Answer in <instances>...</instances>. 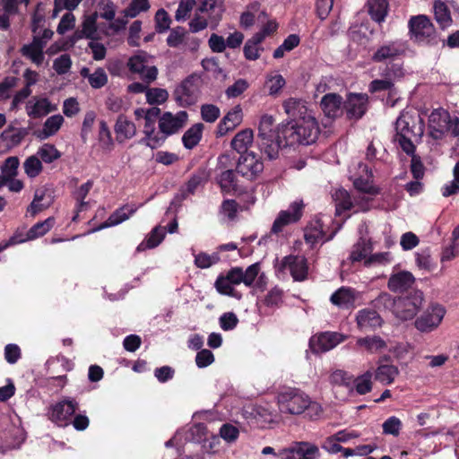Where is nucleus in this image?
Returning a JSON list of instances; mask_svg holds the SVG:
<instances>
[{"label":"nucleus","mask_w":459,"mask_h":459,"mask_svg":"<svg viewBox=\"0 0 459 459\" xmlns=\"http://www.w3.org/2000/svg\"><path fill=\"white\" fill-rule=\"evenodd\" d=\"M301 121L291 125H281V127L274 126L273 116L264 114L261 117L258 125L256 145L261 153L270 160L279 156L280 149L284 139V145L314 143L320 134L318 122L315 116H307Z\"/></svg>","instance_id":"1"},{"label":"nucleus","mask_w":459,"mask_h":459,"mask_svg":"<svg viewBox=\"0 0 459 459\" xmlns=\"http://www.w3.org/2000/svg\"><path fill=\"white\" fill-rule=\"evenodd\" d=\"M279 411L284 414L299 415L306 413L310 419L318 417L322 412L321 405L311 401L301 389L287 387L277 394Z\"/></svg>","instance_id":"2"},{"label":"nucleus","mask_w":459,"mask_h":459,"mask_svg":"<svg viewBox=\"0 0 459 459\" xmlns=\"http://www.w3.org/2000/svg\"><path fill=\"white\" fill-rule=\"evenodd\" d=\"M188 114L186 111H178L176 115L171 112H164L159 119V131L153 143L155 145H163L167 138L178 133L186 124Z\"/></svg>","instance_id":"3"},{"label":"nucleus","mask_w":459,"mask_h":459,"mask_svg":"<svg viewBox=\"0 0 459 459\" xmlns=\"http://www.w3.org/2000/svg\"><path fill=\"white\" fill-rule=\"evenodd\" d=\"M242 282V267L235 266L226 272L225 274L220 273L214 282V287L220 294L240 300L242 293L236 290L233 286Z\"/></svg>","instance_id":"4"},{"label":"nucleus","mask_w":459,"mask_h":459,"mask_svg":"<svg viewBox=\"0 0 459 459\" xmlns=\"http://www.w3.org/2000/svg\"><path fill=\"white\" fill-rule=\"evenodd\" d=\"M446 313L442 305L432 304L415 319L414 326L422 333H429L438 328Z\"/></svg>","instance_id":"5"},{"label":"nucleus","mask_w":459,"mask_h":459,"mask_svg":"<svg viewBox=\"0 0 459 459\" xmlns=\"http://www.w3.org/2000/svg\"><path fill=\"white\" fill-rule=\"evenodd\" d=\"M78 409L79 403L74 398L65 397L61 401L51 404L48 409L47 415L49 420L63 426L67 425Z\"/></svg>","instance_id":"6"},{"label":"nucleus","mask_w":459,"mask_h":459,"mask_svg":"<svg viewBox=\"0 0 459 459\" xmlns=\"http://www.w3.org/2000/svg\"><path fill=\"white\" fill-rule=\"evenodd\" d=\"M423 301V293L413 290L406 296L397 298L396 317L406 321L412 319L420 310Z\"/></svg>","instance_id":"7"},{"label":"nucleus","mask_w":459,"mask_h":459,"mask_svg":"<svg viewBox=\"0 0 459 459\" xmlns=\"http://www.w3.org/2000/svg\"><path fill=\"white\" fill-rule=\"evenodd\" d=\"M320 455L319 447L307 441L293 442L278 452L280 459H319Z\"/></svg>","instance_id":"8"},{"label":"nucleus","mask_w":459,"mask_h":459,"mask_svg":"<svg viewBox=\"0 0 459 459\" xmlns=\"http://www.w3.org/2000/svg\"><path fill=\"white\" fill-rule=\"evenodd\" d=\"M264 170L261 157L253 152L240 154L236 166V171L242 177L253 180Z\"/></svg>","instance_id":"9"},{"label":"nucleus","mask_w":459,"mask_h":459,"mask_svg":"<svg viewBox=\"0 0 459 459\" xmlns=\"http://www.w3.org/2000/svg\"><path fill=\"white\" fill-rule=\"evenodd\" d=\"M304 204L302 201H295L290 204L288 210H282L274 220L271 233L279 234L285 226L298 222L303 215Z\"/></svg>","instance_id":"10"},{"label":"nucleus","mask_w":459,"mask_h":459,"mask_svg":"<svg viewBox=\"0 0 459 459\" xmlns=\"http://www.w3.org/2000/svg\"><path fill=\"white\" fill-rule=\"evenodd\" d=\"M342 334L336 332H324L309 339V349L315 354L326 352L343 342Z\"/></svg>","instance_id":"11"},{"label":"nucleus","mask_w":459,"mask_h":459,"mask_svg":"<svg viewBox=\"0 0 459 459\" xmlns=\"http://www.w3.org/2000/svg\"><path fill=\"white\" fill-rule=\"evenodd\" d=\"M368 97L363 93H350L343 101L344 112L349 120L360 119L368 109Z\"/></svg>","instance_id":"12"},{"label":"nucleus","mask_w":459,"mask_h":459,"mask_svg":"<svg viewBox=\"0 0 459 459\" xmlns=\"http://www.w3.org/2000/svg\"><path fill=\"white\" fill-rule=\"evenodd\" d=\"M281 270L288 269L296 281H303L307 278L308 265L307 260L304 256L290 255L282 258Z\"/></svg>","instance_id":"13"},{"label":"nucleus","mask_w":459,"mask_h":459,"mask_svg":"<svg viewBox=\"0 0 459 459\" xmlns=\"http://www.w3.org/2000/svg\"><path fill=\"white\" fill-rule=\"evenodd\" d=\"M285 113L290 119L286 125H291L295 122L307 118V116H315L314 111L308 108L307 102L302 99L289 98L283 104Z\"/></svg>","instance_id":"14"},{"label":"nucleus","mask_w":459,"mask_h":459,"mask_svg":"<svg viewBox=\"0 0 459 459\" xmlns=\"http://www.w3.org/2000/svg\"><path fill=\"white\" fill-rule=\"evenodd\" d=\"M450 123V114L443 109H434L429 117L430 135L436 140L442 139L447 133V125Z\"/></svg>","instance_id":"15"},{"label":"nucleus","mask_w":459,"mask_h":459,"mask_svg":"<svg viewBox=\"0 0 459 459\" xmlns=\"http://www.w3.org/2000/svg\"><path fill=\"white\" fill-rule=\"evenodd\" d=\"M409 27L411 36L419 42L425 41L432 38L435 34L433 24L425 15L411 18Z\"/></svg>","instance_id":"16"},{"label":"nucleus","mask_w":459,"mask_h":459,"mask_svg":"<svg viewBox=\"0 0 459 459\" xmlns=\"http://www.w3.org/2000/svg\"><path fill=\"white\" fill-rule=\"evenodd\" d=\"M196 9L212 20V29H215L224 13L222 0H196Z\"/></svg>","instance_id":"17"},{"label":"nucleus","mask_w":459,"mask_h":459,"mask_svg":"<svg viewBox=\"0 0 459 459\" xmlns=\"http://www.w3.org/2000/svg\"><path fill=\"white\" fill-rule=\"evenodd\" d=\"M358 328L362 332L375 331L382 326L383 319L374 309L363 308L356 315Z\"/></svg>","instance_id":"18"},{"label":"nucleus","mask_w":459,"mask_h":459,"mask_svg":"<svg viewBox=\"0 0 459 459\" xmlns=\"http://www.w3.org/2000/svg\"><path fill=\"white\" fill-rule=\"evenodd\" d=\"M415 283V277L408 271H400L391 274L387 287L394 293L409 292Z\"/></svg>","instance_id":"19"},{"label":"nucleus","mask_w":459,"mask_h":459,"mask_svg":"<svg viewBox=\"0 0 459 459\" xmlns=\"http://www.w3.org/2000/svg\"><path fill=\"white\" fill-rule=\"evenodd\" d=\"M320 107L325 116L330 119H335L344 112L342 98L336 93L325 94L320 101Z\"/></svg>","instance_id":"20"},{"label":"nucleus","mask_w":459,"mask_h":459,"mask_svg":"<svg viewBox=\"0 0 459 459\" xmlns=\"http://www.w3.org/2000/svg\"><path fill=\"white\" fill-rule=\"evenodd\" d=\"M403 52L401 43L394 41L379 47L372 56L375 62H392L400 56Z\"/></svg>","instance_id":"21"},{"label":"nucleus","mask_w":459,"mask_h":459,"mask_svg":"<svg viewBox=\"0 0 459 459\" xmlns=\"http://www.w3.org/2000/svg\"><path fill=\"white\" fill-rule=\"evenodd\" d=\"M222 195H234L240 191L234 169H225L215 178Z\"/></svg>","instance_id":"22"},{"label":"nucleus","mask_w":459,"mask_h":459,"mask_svg":"<svg viewBox=\"0 0 459 459\" xmlns=\"http://www.w3.org/2000/svg\"><path fill=\"white\" fill-rule=\"evenodd\" d=\"M242 121V109L236 106L229 111L217 126V136H223L228 132L235 129Z\"/></svg>","instance_id":"23"},{"label":"nucleus","mask_w":459,"mask_h":459,"mask_svg":"<svg viewBox=\"0 0 459 459\" xmlns=\"http://www.w3.org/2000/svg\"><path fill=\"white\" fill-rule=\"evenodd\" d=\"M355 300L354 290L344 286L339 288L330 297L331 303L342 309L353 307Z\"/></svg>","instance_id":"24"},{"label":"nucleus","mask_w":459,"mask_h":459,"mask_svg":"<svg viewBox=\"0 0 459 459\" xmlns=\"http://www.w3.org/2000/svg\"><path fill=\"white\" fill-rule=\"evenodd\" d=\"M415 126V117L409 113L401 114L395 122L396 134L394 136H400L402 134H404V136L420 135L422 134L421 126H419V132L414 131Z\"/></svg>","instance_id":"25"},{"label":"nucleus","mask_w":459,"mask_h":459,"mask_svg":"<svg viewBox=\"0 0 459 459\" xmlns=\"http://www.w3.org/2000/svg\"><path fill=\"white\" fill-rule=\"evenodd\" d=\"M114 130L116 133V139L118 143H123L126 140L131 139L136 134V126L134 123L124 115L118 116Z\"/></svg>","instance_id":"26"},{"label":"nucleus","mask_w":459,"mask_h":459,"mask_svg":"<svg viewBox=\"0 0 459 459\" xmlns=\"http://www.w3.org/2000/svg\"><path fill=\"white\" fill-rule=\"evenodd\" d=\"M45 41L35 36L30 44L23 46L22 53L24 56L30 58L37 65H40L44 61L43 48Z\"/></svg>","instance_id":"27"},{"label":"nucleus","mask_w":459,"mask_h":459,"mask_svg":"<svg viewBox=\"0 0 459 459\" xmlns=\"http://www.w3.org/2000/svg\"><path fill=\"white\" fill-rule=\"evenodd\" d=\"M135 212V207H130L128 205L120 207L117 209L106 221L99 225L97 228L93 229L92 231H98L108 227L116 226L129 219L130 216H132Z\"/></svg>","instance_id":"28"},{"label":"nucleus","mask_w":459,"mask_h":459,"mask_svg":"<svg viewBox=\"0 0 459 459\" xmlns=\"http://www.w3.org/2000/svg\"><path fill=\"white\" fill-rule=\"evenodd\" d=\"M6 434L9 436H5L4 438V445L1 446L0 450L3 454H4L7 450L17 449L21 446V445L25 440V435L22 429L15 426H11Z\"/></svg>","instance_id":"29"},{"label":"nucleus","mask_w":459,"mask_h":459,"mask_svg":"<svg viewBox=\"0 0 459 459\" xmlns=\"http://www.w3.org/2000/svg\"><path fill=\"white\" fill-rule=\"evenodd\" d=\"M254 141V132L252 129L247 128L239 131L231 140V147L238 153L243 154L247 152L248 146Z\"/></svg>","instance_id":"30"},{"label":"nucleus","mask_w":459,"mask_h":459,"mask_svg":"<svg viewBox=\"0 0 459 459\" xmlns=\"http://www.w3.org/2000/svg\"><path fill=\"white\" fill-rule=\"evenodd\" d=\"M204 128V124L196 123L184 133L182 143L186 149L192 150L199 144L203 137Z\"/></svg>","instance_id":"31"},{"label":"nucleus","mask_w":459,"mask_h":459,"mask_svg":"<svg viewBox=\"0 0 459 459\" xmlns=\"http://www.w3.org/2000/svg\"><path fill=\"white\" fill-rule=\"evenodd\" d=\"M199 88H175L174 96L182 107L195 105L199 98Z\"/></svg>","instance_id":"32"},{"label":"nucleus","mask_w":459,"mask_h":459,"mask_svg":"<svg viewBox=\"0 0 459 459\" xmlns=\"http://www.w3.org/2000/svg\"><path fill=\"white\" fill-rule=\"evenodd\" d=\"M28 134V128H16L9 126L1 133L0 137L3 141L7 142L11 147H15L18 146Z\"/></svg>","instance_id":"33"},{"label":"nucleus","mask_w":459,"mask_h":459,"mask_svg":"<svg viewBox=\"0 0 459 459\" xmlns=\"http://www.w3.org/2000/svg\"><path fill=\"white\" fill-rule=\"evenodd\" d=\"M129 91L139 93L145 91L147 101L150 104H161L168 99V92L164 88H128Z\"/></svg>","instance_id":"34"},{"label":"nucleus","mask_w":459,"mask_h":459,"mask_svg":"<svg viewBox=\"0 0 459 459\" xmlns=\"http://www.w3.org/2000/svg\"><path fill=\"white\" fill-rule=\"evenodd\" d=\"M165 238V231L160 227H155L137 247V252H143L158 247Z\"/></svg>","instance_id":"35"},{"label":"nucleus","mask_w":459,"mask_h":459,"mask_svg":"<svg viewBox=\"0 0 459 459\" xmlns=\"http://www.w3.org/2000/svg\"><path fill=\"white\" fill-rule=\"evenodd\" d=\"M368 8L371 18L377 23H381L387 15L388 3L386 0H368Z\"/></svg>","instance_id":"36"},{"label":"nucleus","mask_w":459,"mask_h":459,"mask_svg":"<svg viewBox=\"0 0 459 459\" xmlns=\"http://www.w3.org/2000/svg\"><path fill=\"white\" fill-rule=\"evenodd\" d=\"M64 123V117L61 115H54L47 118L42 130L38 134L40 139H47L56 134Z\"/></svg>","instance_id":"37"},{"label":"nucleus","mask_w":459,"mask_h":459,"mask_svg":"<svg viewBox=\"0 0 459 459\" xmlns=\"http://www.w3.org/2000/svg\"><path fill=\"white\" fill-rule=\"evenodd\" d=\"M325 232L323 229L321 221H316L314 224L307 225L304 230V239L307 244H310L311 247L325 238Z\"/></svg>","instance_id":"38"},{"label":"nucleus","mask_w":459,"mask_h":459,"mask_svg":"<svg viewBox=\"0 0 459 459\" xmlns=\"http://www.w3.org/2000/svg\"><path fill=\"white\" fill-rule=\"evenodd\" d=\"M399 374L398 368L393 365H380L375 373V379L385 385H390Z\"/></svg>","instance_id":"39"},{"label":"nucleus","mask_w":459,"mask_h":459,"mask_svg":"<svg viewBox=\"0 0 459 459\" xmlns=\"http://www.w3.org/2000/svg\"><path fill=\"white\" fill-rule=\"evenodd\" d=\"M357 344L364 347L368 351L373 353L386 348V342L378 335L366 336L359 338Z\"/></svg>","instance_id":"40"},{"label":"nucleus","mask_w":459,"mask_h":459,"mask_svg":"<svg viewBox=\"0 0 459 459\" xmlns=\"http://www.w3.org/2000/svg\"><path fill=\"white\" fill-rule=\"evenodd\" d=\"M55 224V218L48 217L43 221L37 222L27 231V238L36 239L48 233Z\"/></svg>","instance_id":"41"},{"label":"nucleus","mask_w":459,"mask_h":459,"mask_svg":"<svg viewBox=\"0 0 459 459\" xmlns=\"http://www.w3.org/2000/svg\"><path fill=\"white\" fill-rule=\"evenodd\" d=\"M333 197L335 201L336 213L339 215L353 207L351 195L345 189L336 190Z\"/></svg>","instance_id":"42"},{"label":"nucleus","mask_w":459,"mask_h":459,"mask_svg":"<svg viewBox=\"0 0 459 459\" xmlns=\"http://www.w3.org/2000/svg\"><path fill=\"white\" fill-rule=\"evenodd\" d=\"M403 74L402 68L398 65H393L391 69H387L381 80L372 81L370 86H394L396 80Z\"/></svg>","instance_id":"43"},{"label":"nucleus","mask_w":459,"mask_h":459,"mask_svg":"<svg viewBox=\"0 0 459 459\" xmlns=\"http://www.w3.org/2000/svg\"><path fill=\"white\" fill-rule=\"evenodd\" d=\"M81 75L83 78H88L91 86H105L108 82V75L102 68H97L91 73L89 68L84 67L81 70Z\"/></svg>","instance_id":"44"},{"label":"nucleus","mask_w":459,"mask_h":459,"mask_svg":"<svg viewBox=\"0 0 459 459\" xmlns=\"http://www.w3.org/2000/svg\"><path fill=\"white\" fill-rule=\"evenodd\" d=\"M143 134L144 137L140 141L141 143L145 144L152 150L160 147V145H154L155 143H152L157 136L156 120H148V117L144 118Z\"/></svg>","instance_id":"45"},{"label":"nucleus","mask_w":459,"mask_h":459,"mask_svg":"<svg viewBox=\"0 0 459 459\" xmlns=\"http://www.w3.org/2000/svg\"><path fill=\"white\" fill-rule=\"evenodd\" d=\"M149 0H130L128 6L124 9L123 14L126 18H135L142 13L150 9Z\"/></svg>","instance_id":"46"},{"label":"nucleus","mask_w":459,"mask_h":459,"mask_svg":"<svg viewBox=\"0 0 459 459\" xmlns=\"http://www.w3.org/2000/svg\"><path fill=\"white\" fill-rule=\"evenodd\" d=\"M189 30L193 33L204 30L208 26L212 28V20L206 14L200 13L197 9L195 11L193 18L189 22Z\"/></svg>","instance_id":"47"},{"label":"nucleus","mask_w":459,"mask_h":459,"mask_svg":"<svg viewBox=\"0 0 459 459\" xmlns=\"http://www.w3.org/2000/svg\"><path fill=\"white\" fill-rule=\"evenodd\" d=\"M353 186L357 191L363 193V194L369 195L371 196H375V195H378L380 192L379 187L376 186L373 184V180L370 179V177L357 178L353 182Z\"/></svg>","instance_id":"48"},{"label":"nucleus","mask_w":459,"mask_h":459,"mask_svg":"<svg viewBox=\"0 0 459 459\" xmlns=\"http://www.w3.org/2000/svg\"><path fill=\"white\" fill-rule=\"evenodd\" d=\"M38 157L41 162L52 163L61 157V152L54 144L44 143L37 152Z\"/></svg>","instance_id":"49"},{"label":"nucleus","mask_w":459,"mask_h":459,"mask_svg":"<svg viewBox=\"0 0 459 459\" xmlns=\"http://www.w3.org/2000/svg\"><path fill=\"white\" fill-rule=\"evenodd\" d=\"M23 169L25 174L30 178H34L38 177L43 170V166L40 159L38 157V155H31L28 157L24 163H23Z\"/></svg>","instance_id":"50"},{"label":"nucleus","mask_w":459,"mask_h":459,"mask_svg":"<svg viewBox=\"0 0 459 459\" xmlns=\"http://www.w3.org/2000/svg\"><path fill=\"white\" fill-rule=\"evenodd\" d=\"M329 381L332 385H343L348 388L353 387V376L347 371L336 369L330 377Z\"/></svg>","instance_id":"51"},{"label":"nucleus","mask_w":459,"mask_h":459,"mask_svg":"<svg viewBox=\"0 0 459 459\" xmlns=\"http://www.w3.org/2000/svg\"><path fill=\"white\" fill-rule=\"evenodd\" d=\"M372 374L367 371L358 377H353V386L359 394H366L372 390Z\"/></svg>","instance_id":"52"},{"label":"nucleus","mask_w":459,"mask_h":459,"mask_svg":"<svg viewBox=\"0 0 459 459\" xmlns=\"http://www.w3.org/2000/svg\"><path fill=\"white\" fill-rule=\"evenodd\" d=\"M434 13L437 22L442 28L450 25L452 20L447 6L442 2H436L434 4Z\"/></svg>","instance_id":"53"},{"label":"nucleus","mask_w":459,"mask_h":459,"mask_svg":"<svg viewBox=\"0 0 459 459\" xmlns=\"http://www.w3.org/2000/svg\"><path fill=\"white\" fill-rule=\"evenodd\" d=\"M375 307L377 308L383 307L384 309L391 311L396 316V305L397 299L393 298L389 293H381L374 301Z\"/></svg>","instance_id":"54"},{"label":"nucleus","mask_w":459,"mask_h":459,"mask_svg":"<svg viewBox=\"0 0 459 459\" xmlns=\"http://www.w3.org/2000/svg\"><path fill=\"white\" fill-rule=\"evenodd\" d=\"M56 109V107L53 106L48 99H40L38 100L32 107L29 115L33 117H40L48 115Z\"/></svg>","instance_id":"55"},{"label":"nucleus","mask_w":459,"mask_h":459,"mask_svg":"<svg viewBox=\"0 0 459 459\" xmlns=\"http://www.w3.org/2000/svg\"><path fill=\"white\" fill-rule=\"evenodd\" d=\"M207 181L204 170H198L194 173L186 184V192L189 195L195 194L197 188Z\"/></svg>","instance_id":"56"},{"label":"nucleus","mask_w":459,"mask_h":459,"mask_svg":"<svg viewBox=\"0 0 459 459\" xmlns=\"http://www.w3.org/2000/svg\"><path fill=\"white\" fill-rule=\"evenodd\" d=\"M20 164L19 158L16 156H11L8 157L3 166H2V177H4V178H7L8 180H11L13 178L16 177L17 175V169Z\"/></svg>","instance_id":"57"},{"label":"nucleus","mask_w":459,"mask_h":459,"mask_svg":"<svg viewBox=\"0 0 459 459\" xmlns=\"http://www.w3.org/2000/svg\"><path fill=\"white\" fill-rule=\"evenodd\" d=\"M402 427L403 423L401 420L395 416H391L387 418L382 425L383 433L397 437L400 434Z\"/></svg>","instance_id":"58"},{"label":"nucleus","mask_w":459,"mask_h":459,"mask_svg":"<svg viewBox=\"0 0 459 459\" xmlns=\"http://www.w3.org/2000/svg\"><path fill=\"white\" fill-rule=\"evenodd\" d=\"M186 32L182 27L172 29L167 38V44L170 48H182Z\"/></svg>","instance_id":"59"},{"label":"nucleus","mask_w":459,"mask_h":459,"mask_svg":"<svg viewBox=\"0 0 459 459\" xmlns=\"http://www.w3.org/2000/svg\"><path fill=\"white\" fill-rule=\"evenodd\" d=\"M195 5V0H181L175 13V19L178 22H185Z\"/></svg>","instance_id":"60"},{"label":"nucleus","mask_w":459,"mask_h":459,"mask_svg":"<svg viewBox=\"0 0 459 459\" xmlns=\"http://www.w3.org/2000/svg\"><path fill=\"white\" fill-rule=\"evenodd\" d=\"M261 265L259 263H255L249 265L245 271L242 269L243 283L247 287H253L257 276L260 273Z\"/></svg>","instance_id":"61"},{"label":"nucleus","mask_w":459,"mask_h":459,"mask_svg":"<svg viewBox=\"0 0 459 459\" xmlns=\"http://www.w3.org/2000/svg\"><path fill=\"white\" fill-rule=\"evenodd\" d=\"M97 14L86 16L82 22V33L89 39H96L97 37Z\"/></svg>","instance_id":"62"},{"label":"nucleus","mask_w":459,"mask_h":459,"mask_svg":"<svg viewBox=\"0 0 459 459\" xmlns=\"http://www.w3.org/2000/svg\"><path fill=\"white\" fill-rule=\"evenodd\" d=\"M54 201L53 190L47 186L37 188L33 200L31 202V209L34 208L37 202L48 203L52 204Z\"/></svg>","instance_id":"63"},{"label":"nucleus","mask_w":459,"mask_h":459,"mask_svg":"<svg viewBox=\"0 0 459 459\" xmlns=\"http://www.w3.org/2000/svg\"><path fill=\"white\" fill-rule=\"evenodd\" d=\"M370 247L365 243L364 239L360 238L359 241L354 246L351 253L350 258L352 262H360L365 259L369 252Z\"/></svg>","instance_id":"64"}]
</instances>
